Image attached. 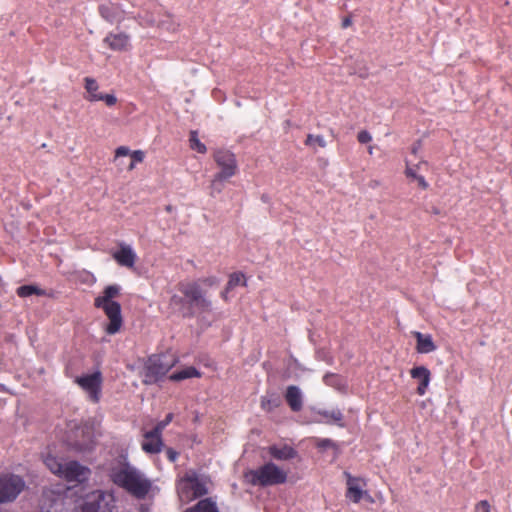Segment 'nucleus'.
<instances>
[{
    "label": "nucleus",
    "instance_id": "1",
    "mask_svg": "<svg viewBox=\"0 0 512 512\" xmlns=\"http://www.w3.org/2000/svg\"><path fill=\"white\" fill-rule=\"evenodd\" d=\"M110 480L136 499L147 497L152 489V481L129 463H120L109 470Z\"/></svg>",
    "mask_w": 512,
    "mask_h": 512
},
{
    "label": "nucleus",
    "instance_id": "2",
    "mask_svg": "<svg viewBox=\"0 0 512 512\" xmlns=\"http://www.w3.org/2000/svg\"><path fill=\"white\" fill-rule=\"evenodd\" d=\"M200 282L208 286H212L216 283V278L207 277L198 281L180 282L177 285L178 291L186 299L187 310L183 312V316L185 317H193L195 311L205 313L212 310V303L206 298Z\"/></svg>",
    "mask_w": 512,
    "mask_h": 512
},
{
    "label": "nucleus",
    "instance_id": "3",
    "mask_svg": "<svg viewBox=\"0 0 512 512\" xmlns=\"http://www.w3.org/2000/svg\"><path fill=\"white\" fill-rule=\"evenodd\" d=\"M121 288L119 285H108L102 293L94 299V307L103 310L109 323L105 327V332L109 335L118 333L123 324L121 314V305L114 299L119 297Z\"/></svg>",
    "mask_w": 512,
    "mask_h": 512
},
{
    "label": "nucleus",
    "instance_id": "4",
    "mask_svg": "<svg viewBox=\"0 0 512 512\" xmlns=\"http://www.w3.org/2000/svg\"><path fill=\"white\" fill-rule=\"evenodd\" d=\"M44 464L51 473L75 485L86 482L91 475V470L78 461H63L50 454L45 457Z\"/></svg>",
    "mask_w": 512,
    "mask_h": 512
},
{
    "label": "nucleus",
    "instance_id": "5",
    "mask_svg": "<svg viewBox=\"0 0 512 512\" xmlns=\"http://www.w3.org/2000/svg\"><path fill=\"white\" fill-rule=\"evenodd\" d=\"M177 359L166 353L152 354L146 358L142 371V383L152 385L162 381L176 365Z\"/></svg>",
    "mask_w": 512,
    "mask_h": 512
},
{
    "label": "nucleus",
    "instance_id": "6",
    "mask_svg": "<svg viewBox=\"0 0 512 512\" xmlns=\"http://www.w3.org/2000/svg\"><path fill=\"white\" fill-rule=\"evenodd\" d=\"M246 477L254 486H274L286 481V471L272 462H268L256 469L250 470Z\"/></svg>",
    "mask_w": 512,
    "mask_h": 512
},
{
    "label": "nucleus",
    "instance_id": "7",
    "mask_svg": "<svg viewBox=\"0 0 512 512\" xmlns=\"http://www.w3.org/2000/svg\"><path fill=\"white\" fill-rule=\"evenodd\" d=\"M25 488L26 482L22 476L11 472L0 473V505L14 502Z\"/></svg>",
    "mask_w": 512,
    "mask_h": 512
},
{
    "label": "nucleus",
    "instance_id": "8",
    "mask_svg": "<svg viewBox=\"0 0 512 512\" xmlns=\"http://www.w3.org/2000/svg\"><path fill=\"white\" fill-rule=\"evenodd\" d=\"M213 159L220 171L214 175V187L218 182H223L236 175L238 165L236 156L228 149L220 148L213 152Z\"/></svg>",
    "mask_w": 512,
    "mask_h": 512
},
{
    "label": "nucleus",
    "instance_id": "9",
    "mask_svg": "<svg viewBox=\"0 0 512 512\" xmlns=\"http://www.w3.org/2000/svg\"><path fill=\"white\" fill-rule=\"evenodd\" d=\"M297 422L300 424H335L341 428L345 427L344 415L339 409L316 411L312 407H306L303 412V416H300L297 419Z\"/></svg>",
    "mask_w": 512,
    "mask_h": 512
},
{
    "label": "nucleus",
    "instance_id": "10",
    "mask_svg": "<svg viewBox=\"0 0 512 512\" xmlns=\"http://www.w3.org/2000/svg\"><path fill=\"white\" fill-rule=\"evenodd\" d=\"M178 492L189 499H196L206 495L208 489L195 471H189L180 479Z\"/></svg>",
    "mask_w": 512,
    "mask_h": 512
},
{
    "label": "nucleus",
    "instance_id": "11",
    "mask_svg": "<svg viewBox=\"0 0 512 512\" xmlns=\"http://www.w3.org/2000/svg\"><path fill=\"white\" fill-rule=\"evenodd\" d=\"M66 443L75 451L83 452L90 450L94 443L93 432L88 426H74L70 429Z\"/></svg>",
    "mask_w": 512,
    "mask_h": 512
},
{
    "label": "nucleus",
    "instance_id": "12",
    "mask_svg": "<svg viewBox=\"0 0 512 512\" xmlns=\"http://www.w3.org/2000/svg\"><path fill=\"white\" fill-rule=\"evenodd\" d=\"M102 382L103 378L100 371L76 377L75 379V383L87 393L89 401L95 404L101 398Z\"/></svg>",
    "mask_w": 512,
    "mask_h": 512
},
{
    "label": "nucleus",
    "instance_id": "13",
    "mask_svg": "<svg viewBox=\"0 0 512 512\" xmlns=\"http://www.w3.org/2000/svg\"><path fill=\"white\" fill-rule=\"evenodd\" d=\"M345 476L347 478V491L345 494L347 499L353 503H359L363 498L372 501V497L369 495V493L363 490L365 482L361 478L354 477L348 472H345Z\"/></svg>",
    "mask_w": 512,
    "mask_h": 512
},
{
    "label": "nucleus",
    "instance_id": "14",
    "mask_svg": "<svg viewBox=\"0 0 512 512\" xmlns=\"http://www.w3.org/2000/svg\"><path fill=\"white\" fill-rule=\"evenodd\" d=\"M100 16L109 23L120 22L124 19V10L119 3L107 0L99 5Z\"/></svg>",
    "mask_w": 512,
    "mask_h": 512
},
{
    "label": "nucleus",
    "instance_id": "15",
    "mask_svg": "<svg viewBox=\"0 0 512 512\" xmlns=\"http://www.w3.org/2000/svg\"><path fill=\"white\" fill-rule=\"evenodd\" d=\"M164 447L162 435L156 433L154 429L143 434L141 443L142 450L147 454H158Z\"/></svg>",
    "mask_w": 512,
    "mask_h": 512
},
{
    "label": "nucleus",
    "instance_id": "16",
    "mask_svg": "<svg viewBox=\"0 0 512 512\" xmlns=\"http://www.w3.org/2000/svg\"><path fill=\"white\" fill-rule=\"evenodd\" d=\"M112 257L119 266L128 269H133L137 260L134 250L124 243L119 245V249L112 254Z\"/></svg>",
    "mask_w": 512,
    "mask_h": 512
},
{
    "label": "nucleus",
    "instance_id": "17",
    "mask_svg": "<svg viewBox=\"0 0 512 512\" xmlns=\"http://www.w3.org/2000/svg\"><path fill=\"white\" fill-rule=\"evenodd\" d=\"M410 376L419 382L416 389L417 394L420 396L425 395L431 381L430 370L425 366H416L410 370Z\"/></svg>",
    "mask_w": 512,
    "mask_h": 512
},
{
    "label": "nucleus",
    "instance_id": "18",
    "mask_svg": "<svg viewBox=\"0 0 512 512\" xmlns=\"http://www.w3.org/2000/svg\"><path fill=\"white\" fill-rule=\"evenodd\" d=\"M103 42L113 51H124L129 47L130 37L124 32L109 33Z\"/></svg>",
    "mask_w": 512,
    "mask_h": 512
},
{
    "label": "nucleus",
    "instance_id": "19",
    "mask_svg": "<svg viewBox=\"0 0 512 512\" xmlns=\"http://www.w3.org/2000/svg\"><path fill=\"white\" fill-rule=\"evenodd\" d=\"M305 409L302 391L297 386L290 385V411L298 413V415L293 418L296 422L300 416H303Z\"/></svg>",
    "mask_w": 512,
    "mask_h": 512
},
{
    "label": "nucleus",
    "instance_id": "20",
    "mask_svg": "<svg viewBox=\"0 0 512 512\" xmlns=\"http://www.w3.org/2000/svg\"><path fill=\"white\" fill-rule=\"evenodd\" d=\"M412 335L416 339V350L418 353L428 354L436 350L437 347L431 335H425L418 331L412 332Z\"/></svg>",
    "mask_w": 512,
    "mask_h": 512
},
{
    "label": "nucleus",
    "instance_id": "21",
    "mask_svg": "<svg viewBox=\"0 0 512 512\" xmlns=\"http://www.w3.org/2000/svg\"><path fill=\"white\" fill-rule=\"evenodd\" d=\"M184 512H220L217 503L212 498L199 500L193 506L184 510Z\"/></svg>",
    "mask_w": 512,
    "mask_h": 512
},
{
    "label": "nucleus",
    "instance_id": "22",
    "mask_svg": "<svg viewBox=\"0 0 512 512\" xmlns=\"http://www.w3.org/2000/svg\"><path fill=\"white\" fill-rule=\"evenodd\" d=\"M323 382L330 387L335 388L338 391H345L347 388L346 381L342 376L335 373H327L323 377Z\"/></svg>",
    "mask_w": 512,
    "mask_h": 512
},
{
    "label": "nucleus",
    "instance_id": "23",
    "mask_svg": "<svg viewBox=\"0 0 512 512\" xmlns=\"http://www.w3.org/2000/svg\"><path fill=\"white\" fill-rule=\"evenodd\" d=\"M199 378L201 377V373L195 367H186L185 369L174 372L169 376V380L178 382L189 378Z\"/></svg>",
    "mask_w": 512,
    "mask_h": 512
},
{
    "label": "nucleus",
    "instance_id": "24",
    "mask_svg": "<svg viewBox=\"0 0 512 512\" xmlns=\"http://www.w3.org/2000/svg\"><path fill=\"white\" fill-rule=\"evenodd\" d=\"M84 83H85V89L88 93V96L85 97L86 100H88L90 102L98 101V99L94 98V95L99 96L101 94L98 92L99 85H98L97 81L94 78L86 77L84 79Z\"/></svg>",
    "mask_w": 512,
    "mask_h": 512
},
{
    "label": "nucleus",
    "instance_id": "25",
    "mask_svg": "<svg viewBox=\"0 0 512 512\" xmlns=\"http://www.w3.org/2000/svg\"><path fill=\"white\" fill-rule=\"evenodd\" d=\"M281 404V397L276 394H267L262 398L261 407L265 411H272L274 408L279 407Z\"/></svg>",
    "mask_w": 512,
    "mask_h": 512
},
{
    "label": "nucleus",
    "instance_id": "26",
    "mask_svg": "<svg viewBox=\"0 0 512 512\" xmlns=\"http://www.w3.org/2000/svg\"><path fill=\"white\" fill-rule=\"evenodd\" d=\"M16 293L19 297L25 298L31 295L43 296L45 291L34 285H22L17 288Z\"/></svg>",
    "mask_w": 512,
    "mask_h": 512
},
{
    "label": "nucleus",
    "instance_id": "27",
    "mask_svg": "<svg viewBox=\"0 0 512 512\" xmlns=\"http://www.w3.org/2000/svg\"><path fill=\"white\" fill-rule=\"evenodd\" d=\"M246 285L247 280L245 275L242 272H234L229 276V280L227 282V290H233L237 286L245 287Z\"/></svg>",
    "mask_w": 512,
    "mask_h": 512
},
{
    "label": "nucleus",
    "instance_id": "28",
    "mask_svg": "<svg viewBox=\"0 0 512 512\" xmlns=\"http://www.w3.org/2000/svg\"><path fill=\"white\" fill-rule=\"evenodd\" d=\"M304 144L312 149H316V147L325 148L327 143L325 138L322 135H314L308 134Z\"/></svg>",
    "mask_w": 512,
    "mask_h": 512
},
{
    "label": "nucleus",
    "instance_id": "29",
    "mask_svg": "<svg viewBox=\"0 0 512 512\" xmlns=\"http://www.w3.org/2000/svg\"><path fill=\"white\" fill-rule=\"evenodd\" d=\"M268 453L270 456L277 460H286L288 459V447L283 446L281 448L273 445L268 448Z\"/></svg>",
    "mask_w": 512,
    "mask_h": 512
},
{
    "label": "nucleus",
    "instance_id": "30",
    "mask_svg": "<svg viewBox=\"0 0 512 512\" xmlns=\"http://www.w3.org/2000/svg\"><path fill=\"white\" fill-rule=\"evenodd\" d=\"M189 141H190V147H191L192 150H195L198 153H202V154L206 153L207 148H206L205 144H203L197 138V133L195 131L191 132Z\"/></svg>",
    "mask_w": 512,
    "mask_h": 512
},
{
    "label": "nucleus",
    "instance_id": "31",
    "mask_svg": "<svg viewBox=\"0 0 512 512\" xmlns=\"http://www.w3.org/2000/svg\"><path fill=\"white\" fill-rule=\"evenodd\" d=\"M172 420H173V414L168 413L166 415V417L163 420L159 421L153 429L155 430L156 433H159L162 435L164 429L171 423Z\"/></svg>",
    "mask_w": 512,
    "mask_h": 512
},
{
    "label": "nucleus",
    "instance_id": "32",
    "mask_svg": "<svg viewBox=\"0 0 512 512\" xmlns=\"http://www.w3.org/2000/svg\"><path fill=\"white\" fill-rule=\"evenodd\" d=\"M95 99L98 101H104L107 106H114L117 103V98L113 94H100L99 96H95Z\"/></svg>",
    "mask_w": 512,
    "mask_h": 512
},
{
    "label": "nucleus",
    "instance_id": "33",
    "mask_svg": "<svg viewBox=\"0 0 512 512\" xmlns=\"http://www.w3.org/2000/svg\"><path fill=\"white\" fill-rule=\"evenodd\" d=\"M170 303L174 306L180 307L183 310V312L187 310L186 299L183 295H173L170 299Z\"/></svg>",
    "mask_w": 512,
    "mask_h": 512
},
{
    "label": "nucleus",
    "instance_id": "34",
    "mask_svg": "<svg viewBox=\"0 0 512 512\" xmlns=\"http://www.w3.org/2000/svg\"><path fill=\"white\" fill-rule=\"evenodd\" d=\"M316 446L320 449L337 448L336 443L329 438H319L316 440Z\"/></svg>",
    "mask_w": 512,
    "mask_h": 512
},
{
    "label": "nucleus",
    "instance_id": "35",
    "mask_svg": "<svg viewBox=\"0 0 512 512\" xmlns=\"http://www.w3.org/2000/svg\"><path fill=\"white\" fill-rule=\"evenodd\" d=\"M476 512H490L491 506L487 500L479 501L475 506Z\"/></svg>",
    "mask_w": 512,
    "mask_h": 512
},
{
    "label": "nucleus",
    "instance_id": "36",
    "mask_svg": "<svg viewBox=\"0 0 512 512\" xmlns=\"http://www.w3.org/2000/svg\"><path fill=\"white\" fill-rule=\"evenodd\" d=\"M357 140L361 144H366V143H369L372 140V136H371V134L368 131L363 130V131H360L358 133Z\"/></svg>",
    "mask_w": 512,
    "mask_h": 512
},
{
    "label": "nucleus",
    "instance_id": "37",
    "mask_svg": "<svg viewBox=\"0 0 512 512\" xmlns=\"http://www.w3.org/2000/svg\"><path fill=\"white\" fill-rule=\"evenodd\" d=\"M131 159L137 163H141L144 160L145 154L141 150H135L130 153Z\"/></svg>",
    "mask_w": 512,
    "mask_h": 512
},
{
    "label": "nucleus",
    "instance_id": "38",
    "mask_svg": "<svg viewBox=\"0 0 512 512\" xmlns=\"http://www.w3.org/2000/svg\"><path fill=\"white\" fill-rule=\"evenodd\" d=\"M130 149L126 146H120L115 150V157H123L130 155Z\"/></svg>",
    "mask_w": 512,
    "mask_h": 512
},
{
    "label": "nucleus",
    "instance_id": "39",
    "mask_svg": "<svg viewBox=\"0 0 512 512\" xmlns=\"http://www.w3.org/2000/svg\"><path fill=\"white\" fill-rule=\"evenodd\" d=\"M166 456H167V459L173 463L178 459L179 453L172 448H167Z\"/></svg>",
    "mask_w": 512,
    "mask_h": 512
},
{
    "label": "nucleus",
    "instance_id": "40",
    "mask_svg": "<svg viewBox=\"0 0 512 512\" xmlns=\"http://www.w3.org/2000/svg\"><path fill=\"white\" fill-rule=\"evenodd\" d=\"M98 504L87 502L82 508V512H98Z\"/></svg>",
    "mask_w": 512,
    "mask_h": 512
},
{
    "label": "nucleus",
    "instance_id": "41",
    "mask_svg": "<svg viewBox=\"0 0 512 512\" xmlns=\"http://www.w3.org/2000/svg\"><path fill=\"white\" fill-rule=\"evenodd\" d=\"M222 182H218L217 185L214 187V179L211 182V195L214 196L215 193H221L222 191Z\"/></svg>",
    "mask_w": 512,
    "mask_h": 512
},
{
    "label": "nucleus",
    "instance_id": "42",
    "mask_svg": "<svg viewBox=\"0 0 512 512\" xmlns=\"http://www.w3.org/2000/svg\"><path fill=\"white\" fill-rule=\"evenodd\" d=\"M416 180H417V182H418V185H419L422 189L426 190V189L429 187L428 182L425 180V178H424L423 176L419 175V176L417 177V179H416Z\"/></svg>",
    "mask_w": 512,
    "mask_h": 512
},
{
    "label": "nucleus",
    "instance_id": "43",
    "mask_svg": "<svg viewBox=\"0 0 512 512\" xmlns=\"http://www.w3.org/2000/svg\"><path fill=\"white\" fill-rule=\"evenodd\" d=\"M405 174H406V176H407V177H409V178H413V179H415V180H416V179H417V177L419 176V175L416 173V171H415L413 168H411V167H407V168H406V170H405Z\"/></svg>",
    "mask_w": 512,
    "mask_h": 512
},
{
    "label": "nucleus",
    "instance_id": "44",
    "mask_svg": "<svg viewBox=\"0 0 512 512\" xmlns=\"http://www.w3.org/2000/svg\"><path fill=\"white\" fill-rule=\"evenodd\" d=\"M352 24V19L350 16H347L345 17L343 20H342V28H348L349 26H351Z\"/></svg>",
    "mask_w": 512,
    "mask_h": 512
},
{
    "label": "nucleus",
    "instance_id": "45",
    "mask_svg": "<svg viewBox=\"0 0 512 512\" xmlns=\"http://www.w3.org/2000/svg\"><path fill=\"white\" fill-rule=\"evenodd\" d=\"M231 290H227V286L225 287V289L222 291L221 293V297L227 301L228 300V293L230 292Z\"/></svg>",
    "mask_w": 512,
    "mask_h": 512
},
{
    "label": "nucleus",
    "instance_id": "46",
    "mask_svg": "<svg viewBox=\"0 0 512 512\" xmlns=\"http://www.w3.org/2000/svg\"><path fill=\"white\" fill-rule=\"evenodd\" d=\"M419 147H420V143H418L417 145L415 144V145L412 147L411 152H412L413 154H417Z\"/></svg>",
    "mask_w": 512,
    "mask_h": 512
},
{
    "label": "nucleus",
    "instance_id": "47",
    "mask_svg": "<svg viewBox=\"0 0 512 512\" xmlns=\"http://www.w3.org/2000/svg\"><path fill=\"white\" fill-rule=\"evenodd\" d=\"M289 455H290V459L294 458L296 455V451L294 449L290 448Z\"/></svg>",
    "mask_w": 512,
    "mask_h": 512
},
{
    "label": "nucleus",
    "instance_id": "48",
    "mask_svg": "<svg viewBox=\"0 0 512 512\" xmlns=\"http://www.w3.org/2000/svg\"><path fill=\"white\" fill-rule=\"evenodd\" d=\"M136 163H137V162H135V161H133V160H132V161H131V163H130V165H129V167H128V169H129V170H133V169L135 168V164H136Z\"/></svg>",
    "mask_w": 512,
    "mask_h": 512
},
{
    "label": "nucleus",
    "instance_id": "49",
    "mask_svg": "<svg viewBox=\"0 0 512 512\" xmlns=\"http://www.w3.org/2000/svg\"><path fill=\"white\" fill-rule=\"evenodd\" d=\"M284 397L286 398V400H288V389H286L283 393Z\"/></svg>",
    "mask_w": 512,
    "mask_h": 512
}]
</instances>
